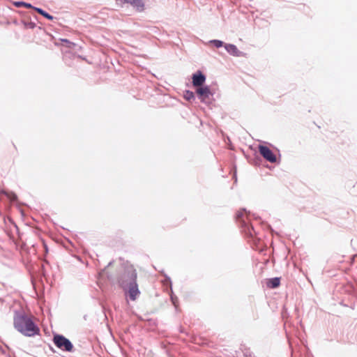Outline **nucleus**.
Wrapping results in <instances>:
<instances>
[{
  "mask_svg": "<svg viewBox=\"0 0 357 357\" xmlns=\"http://www.w3.org/2000/svg\"><path fill=\"white\" fill-rule=\"evenodd\" d=\"M15 326L21 333L27 336H31L38 331V328L30 319L22 316L15 319Z\"/></svg>",
  "mask_w": 357,
  "mask_h": 357,
  "instance_id": "1",
  "label": "nucleus"
},
{
  "mask_svg": "<svg viewBox=\"0 0 357 357\" xmlns=\"http://www.w3.org/2000/svg\"><path fill=\"white\" fill-rule=\"evenodd\" d=\"M259 151L260 154L268 161L271 162H276V156L273 151L267 146L264 145L259 146Z\"/></svg>",
  "mask_w": 357,
  "mask_h": 357,
  "instance_id": "2",
  "label": "nucleus"
},
{
  "mask_svg": "<svg viewBox=\"0 0 357 357\" xmlns=\"http://www.w3.org/2000/svg\"><path fill=\"white\" fill-rule=\"evenodd\" d=\"M54 340L58 347H63L66 351H70L72 349L73 346L70 342L63 336L56 335Z\"/></svg>",
  "mask_w": 357,
  "mask_h": 357,
  "instance_id": "3",
  "label": "nucleus"
},
{
  "mask_svg": "<svg viewBox=\"0 0 357 357\" xmlns=\"http://www.w3.org/2000/svg\"><path fill=\"white\" fill-rule=\"evenodd\" d=\"M119 3H129L132 5L136 10L139 12H142L144 8V3L143 0H116Z\"/></svg>",
  "mask_w": 357,
  "mask_h": 357,
  "instance_id": "4",
  "label": "nucleus"
},
{
  "mask_svg": "<svg viewBox=\"0 0 357 357\" xmlns=\"http://www.w3.org/2000/svg\"><path fill=\"white\" fill-rule=\"evenodd\" d=\"M192 84L195 86H201L203 85L206 80L205 76L202 73V72L198 71L192 75Z\"/></svg>",
  "mask_w": 357,
  "mask_h": 357,
  "instance_id": "5",
  "label": "nucleus"
},
{
  "mask_svg": "<svg viewBox=\"0 0 357 357\" xmlns=\"http://www.w3.org/2000/svg\"><path fill=\"white\" fill-rule=\"evenodd\" d=\"M197 93L202 100H204L211 95L210 89L208 86L199 87L197 89Z\"/></svg>",
  "mask_w": 357,
  "mask_h": 357,
  "instance_id": "6",
  "label": "nucleus"
},
{
  "mask_svg": "<svg viewBox=\"0 0 357 357\" xmlns=\"http://www.w3.org/2000/svg\"><path fill=\"white\" fill-rule=\"evenodd\" d=\"M128 294L132 301L136 299L137 296L139 294V291L136 284H130L128 289Z\"/></svg>",
  "mask_w": 357,
  "mask_h": 357,
  "instance_id": "7",
  "label": "nucleus"
},
{
  "mask_svg": "<svg viewBox=\"0 0 357 357\" xmlns=\"http://www.w3.org/2000/svg\"><path fill=\"white\" fill-rule=\"evenodd\" d=\"M226 50L231 55L238 56V50L234 45L227 44L225 45Z\"/></svg>",
  "mask_w": 357,
  "mask_h": 357,
  "instance_id": "8",
  "label": "nucleus"
},
{
  "mask_svg": "<svg viewBox=\"0 0 357 357\" xmlns=\"http://www.w3.org/2000/svg\"><path fill=\"white\" fill-rule=\"evenodd\" d=\"M280 284V278H273L271 280H269L268 282V287H271V288H275L277 287H278Z\"/></svg>",
  "mask_w": 357,
  "mask_h": 357,
  "instance_id": "9",
  "label": "nucleus"
},
{
  "mask_svg": "<svg viewBox=\"0 0 357 357\" xmlns=\"http://www.w3.org/2000/svg\"><path fill=\"white\" fill-rule=\"evenodd\" d=\"M36 10L41 15H43V17H45V18L48 19V20H53V17L52 15H50L49 13H47V12H45V10H42L41 8H35Z\"/></svg>",
  "mask_w": 357,
  "mask_h": 357,
  "instance_id": "10",
  "label": "nucleus"
},
{
  "mask_svg": "<svg viewBox=\"0 0 357 357\" xmlns=\"http://www.w3.org/2000/svg\"><path fill=\"white\" fill-rule=\"evenodd\" d=\"M195 97L194 96V93L192 91H186L184 93V98L188 100H190L191 99H193Z\"/></svg>",
  "mask_w": 357,
  "mask_h": 357,
  "instance_id": "11",
  "label": "nucleus"
},
{
  "mask_svg": "<svg viewBox=\"0 0 357 357\" xmlns=\"http://www.w3.org/2000/svg\"><path fill=\"white\" fill-rule=\"evenodd\" d=\"M216 47H220L223 45V42L218 40H213L211 41Z\"/></svg>",
  "mask_w": 357,
  "mask_h": 357,
  "instance_id": "12",
  "label": "nucleus"
},
{
  "mask_svg": "<svg viewBox=\"0 0 357 357\" xmlns=\"http://www.w3.org/2000/svg\"><path fill=\"white\" fill-rule=\"evenodd\" d=\"M63 43H65L66 44V46L68 47H74L75 45V43L69 41L67 39H61V40Z\"/></svg>",
  "mask_w": 357,
  "mask_h": 357,
  "instance_id": "13",
  "label": "nucleus"
},
{
  "mask_svg": "<svg viewBox=\"0 0 357 357\" xmlns=\"http://www.w3.org/2000/svg\"><path fill=\"white\" fill-rule=\"evenodd\" d=\"M245 212L244 211H238L237 213H236V218L237 219H241L242 217L244 215V213Z\"/></svg>",
  "mask_w": 357,
  "mask_h": 357,
  "instance_id": "14",
  "label": "nucleus"
},
{
  "mask_svg": "<svg viewBox=\"0 0 357 357\" xmlns=\"http://www.w3.org/2000/svg\"><path fill=\"white\" fill-rule=\"evenodd\" d=\"M22 4L26 7V8H31V5L29 4V3H22Z\"/></svg>",
  "mask_w": 357,
  "mask_h": 357,
  "instance_id": "15",
  "label": "nucleus"
},
{
  "mask_svg": "<svg viewBox=\"0 0 357 357\" xmlns=\"http://www.w3.org/2000/svg\"><path fill=\"white\" fill-rule=\"evenodd\" d=\"M22 2H21V3H17V5L22 6Z\"/></svg>",
  "mask_w": 357,
  "mask_h": 357,
  "instance_id": "16",
  "label": "nucleus"
}]
</instances>
